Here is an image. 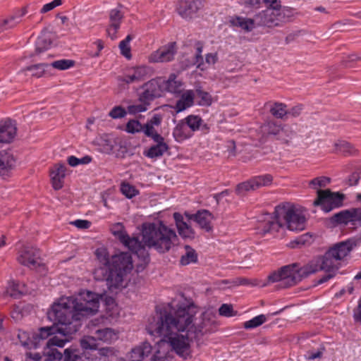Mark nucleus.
<instances>
[{
  "label": "nucleus",
  "mask_w": 361,
  "mask_h": 361,
  "mask_svg": "<svg viewBox=\"0 0 361 361\" xmlns=\"http://www.w3.org/2000/svg\"><path fill=\"white\" fill-rule=\"evenodd\" d=\"M162 121V116L160 114H154L149 119L147 123L143 126L142 132L144 134L152 140H160L162 137L156 130V127H159Z\"/></svg>",
  "instance_id": "obj_23"
},
{
  "label": "nucleus",
  "mask_w": 361,
  "mask_h": 361,
  "mask_svg": "<svg viewBox=\"0 0 361 361\" xmlns=\"http://www.w3.org/2000/svg\"><path fill=\"white\" fill-rule=\"evenodd\" d=\"M176 53L175 43H169L153 51L148 57L150 63H166L172 61Z\"/></svg>",
  "instance_id": "obj_17"
},
{
  "label": "nucleus",
  "mask_w": 361,
  "mask_h": 361,
  "mask_svg": "<svg viewBox=\"0 0 361 361\" xmlns=\"http://www.w3.org/2000/svg\"><path fill=\"white\" fill-rule=\"evenodd\" d=\"M324 351V348H319L316 351L313 350H308L307 351L306 354L305 355V357L307 360H315L317 358H320L322 355H323V353Z\"/></svg>",
  "instance_id": "obj_59"
},
{
  "label": "nucleus",
  "mask_w": 361,
  "mask_h": 361,
  "mask_svg": "<svg viewBox=\"0 0 361 361\" xmlns=\"http://www.w3.org/2000/svg\"><path fill=\"white\" fill-rule=\"evenodd\" d=\"M25 13V11L23 10L20 11V13L18 16H13L8 19L4 20L3 23L0 24V32L14 27L20 22V17L23 16Z\"/></svg>",
  "instance_id": "obj_41"
},
{
  "label": "nucleus",
  "mask_w": 361,
  "mask_h": 361,
  "mask_svg": "<svg viewBox=\"0 0 361 361\" xmlns=\"http://www.w3.org/2000/svg\"><path fill=\"white\" fill-rule=\"evenodd\" d=\"M202 6V0H178L176 10L181 18L191 20Z\"/></svg>",
  "instance_id": "obj_14"
},
{
  "label": "nucleus",
  "mask_w": 361,
  "mask_h": 361,
  "mask_svg": "<svg viewBox=\"0 0 361 361\" xmlns=\"http://www.w3.org/2000/svg\"><path fill=\"white\" fill-rule=\"evenodd\" d=\"M196 93L198 98L197 104L200 106H210L212 104L213 99L208 92L200 90H197L195 91V94Z\"/></svg>",
  "instance_id": "obj_47"
},
{
  "label": "nucleus",
  "mask_w": 361,
  "mask_h": 361,
  "mask_svg": "<svg viewBox=\"0 0 361 361\" xmlns=\"http://www.w3.org/2000/svg\"><path fill=\"white\" fill-rule=\"evenodd\" d=\"M51 41L50 38L46 35L38 37L36 42V51L39 53L42 52L51 47Z\"/></svg>",
  "instance_id": "obj_46"
},
{
  "label": "nucleus",
  "mask_w": 361,
  "mask_h": 361,
  "mask_svg": "<svg viewBox=\"0 0 361 361\" xmlns=\"http://www.w3.org/2000/svg\"><path fill=\"white\" fill-rule=\"evenodd\" d=\"M100 300L99 295L83 290L77 295L61 297L56 300L49 311L48 316L59 326H56V333L51 336L46 346L63 348L69 341L66 337L79 330L81 321L98 312Z\"/></svg>",
  "instance_id": "obj_2"
},
{
  "label": "nucleus",
  "mask_w": 361,
  "mask_h": 361,
  "mask_svg": "<svg viewBox=\"0 0 361 361\" xmlns=\"http://www.w3.org/2000/svg\"><path fill=\"white\" fill-rule=\"evenodd\" d=\"M143 126L135 119L130 120L126 125L125 130L128 133L135 134L142 132Z\"/></svg>",
  "instance_id": "obj_49"
},
{
  "label": "nucleus",
  "mask_w": 361,
  "mask_h": 361,
  "mask_svg": "<svg viewBox=\"0 0 361 361\" xmlns=\"http://www.w3.org/2000/svg\"><path fill=\"white\" fill-rule=\"evenodd\" d=\"M344 195L338 192H332L329 190H318L317 197L314 201V206H319L324 212H329L331 210L343 205Z\"/></svg>",
  "instance_id": "obj_12"
},
{
  "label": "nucleus",
  "mask_w": 361,
  "mask_h": 361,
  "mask_svg": "<svg viewBox=\"0 0 361 361\" xmlns=\"http://www.w3.org/2000/svg\"><path fill=\"white\" fill-rule=\"evenodd\" d=\"M161 83L162 90L174 94L180 93L184 85L180 80L177 78V75L175 73H171L169 76V78Z\"/></svg>",
  "instance_id": "obj_30"
},
{
  "label": "nucleus",
  "mask_w": 361,
  "mask_h": 361,
  "mask_svg": "<svg viewBox=\"0 0 361 361\" xmlns=\"http://www.w3.org/2000/svg\"><path fill=\"white\" fill-rule=\"evenodd\" d=\"M183 121L185 122L186 126L192 134L200 130L203 123V120L200 116L195 115H189L183 119Z\"/></svg>",
  "instance_id": "obj_38"
},
{
  "label": "nucleus",
  "mask_w": 361,
  "mask_h": 361,
  "mask_svg": "<svg viewBox=\"0 0 361 361\" xmlns=\"http://www.w3.org/2000/svg\"><path fill=\"white\" fill-rule=\"evenodd\" d=\"M72 225L80 229H86L90 227L91 223L87 220L78 219L71 223Z\"/></svg>",
  "instance_id": "obj_63"
},
{
  "label": "nucleus",
  "mask_w": 361,
  "mask_h": 361,
  "mask_svg": "<svg viewBox=\"0 0 361 361\" xmlns=\"http://www.w3.org/2000/svg\"><path fill=\"white\" fill-rule=\"evenodd\" d=\"M121 190L122 193L128 198H132L135 197L138 192L134 186L126 183L121 184Z\"/></svg>",
  "instance_id": "obj_55"
},
{
  "label": "nucleus",
  "mask_w": 361,
  "mask_h": 361,
  "mask_svg": "<svg viewBox=\"0 0 361 361\" xmlns=\"http://www.w3.org/2000/svg\"><path fill=\"white\" fill-rule=\"evenodd\" d=\"M95 255L97 260L103 267L95 269L94 277L97 280H106V275L109 272V266L111 264V259L109 257V253L105 248L100 247L96 250Z\"/></svg>",
  "instance_id": "obj_18"
},
{
  "label": "nucleus",
  "mask_w": 361,
  "mask_h": 361,
  "mask_svg": "<svg viewBox=\"0 0 361 361\" xmlns=\"http://www.w3.org/2000/svg\"><path fill=\"white\" fill-rule=\"evenodd\" d=\"M62 4V0H54L50 3L46 4L43 6V7L41 8L40 12L42 13H45L47 12H49L56 7L61 6Z\"/></svg>",
  "instance_id": "obj_61"
},
{
  "label": "nucleus",
  "mask_w": 361,
  "mask_h": 361,
  "mask_svg": "<svg viewBox=\"0 0 361 361\" xmlns=\"http://www.w3.org/2000/svg\"><path fill=\"white\" fill-rule=\"evenodd\" d=\"M303 109L302 105L298 104L296 106H294L290 109L287 108V119L289 116L290 117H298L300 115Z\"/></svg>",
  "instance_id": "obj_60"
},
{
  "label": "nucleus",
  "mask_w": 361,
  "mask_h": 361,
  "mask_svg": "<svg viewBox=\"0 0 361 361\" xmlns=\"http://www.w3.org/2000/svg\"><path fill=\"white\" fill-rule=\"evenodd\" d=\"M18 262L31 269H35L42 264L39 251L34 247H24L17 258Z\"/></svg>",
  "instance_id": "obj_15"
},
{
  "label": "nucleus",
  "mask_w": 361,
  "mask_h": 361,
  "mask_svg": "<svg viewBox=\"0 0 361 361\" xmlns=\"http://www.w3.org/2000/svg\"><path fill=\"white\" fill-rule=\"evenodd\" d=\"M330 183V178L325 177V176H321L317 177L312 180L310 181L309 185L310 186L313 188L318 190H320V188H324L326 187L329 183Z\"/></svg>",
  "instance_id": "obj_50"
},
{
  "label": "nucleus",
  "mask_w": 361,
  "mask_h": 361,
  "mask_svg": "<svg viewBox=\"0 0 361 361\" xmlns=\"http://www.w3.org/2000/svg\"><path fill=\"white\" fill-rule=\"evenodd\" d=\"M51 182L54 190L63 188L66 175V166L63 163L55 164L49 170Z\"/></svg>",
  "instance_id": "obj_20"
},
{
  "label": "nucleus",
  "mask_w": 361,
  "mask_h": 361,
  "mask_svg": "<svg viewBox=\"0 0 361 361\" xmlns=\"http://www.w3.org/2000/svg\"><path fill=\"white\" fill-rule=\"evenodd\" d=\"M185 253L181 256L180 263L183 266L195 263L197 260V255L195 250L189 245H185Z\"/></svg>",
  "instance_id": "obj_37"
},
{
  "label": "nucleus",
  "mask_w": 361,
  "mask_h": 361,
  "mask_svg": "<svg viewBox=\"0 0 361 361\" xmlns=\"http://www.w3.org/2000/svg\"><path fill=\"white\" fill-rule=\"evenodd\" d=\"M197 311L193 302L181 298L172 301L169 305V310H157L155 314L149 318L146 326L147 333L161 337L152 361H171L164 349L167 344L178 356L188 359L191 357L193 339L217 329L219 323L213 311L207 310L194 319Z\"/></svg>",
  "instance_id": "obj_1"
},
{
  "label": "nucleus",
  "mask_w": 361,
  "mask_h": 361,
  "mask_svg": "<svg viewBox=\"0 0 361 361\" xmlns=\"http://www.w3.org/2000/svg\"><path fill=\"white\" fill-rule=\"evenodd\" d=\"M288 11L281 7L269 8L260 13L255 19L250 18V30L255 22L269 27H280L288 21Z\"/></svg>",
  "instance_id": "obj_8"
},
{
  "label": "nucleus",
  "mask_w": 361,
  "mask_h": 361,
  "mask_svg": "<svg viewBox=\"0 0 361 361\" xmlns=\"http://www.w3.org/2000/svg\"><path fill=\"white\" fill-rule=\"evenodd\" d=\"M28 293L29 291L25 283L15 281H9L3 293V295L17 298Z\"/></svg>",
  "instance_id": "obj_25"
},
{
  "label": "nucleus",
  "mask_w": 361,
  "mask_h": 361,
  "mask_svg": "<svg viewBox=\"0 0 361 361\" xmlns=\"http://www.w3.org/2000/svg\"><path fill=\"white\" fill-rule=\"evenodd\" d=\"M56 333V326L42 327L39 329V333L32 334V338L37 342V345L40 340L46 339Z\"/></svg>",
  "instance_id": "obj_40"
},
{
  "label": "nucleus",
  "mask_w": 361,
  "mask_h": 361,
  "mask_svg": "<svg viewBox=\"0 0 361 361\" xmlns=\"http://www.w3.org/2000/svg\"><path fill=\"white\" fill-rule=\"evenodd\" d=\"M251 224L253 225L252 229L255 230V233L262 235L268 233L277 232L283 224L282 221L276 217V214L272 216L269 213H264L257 218H253Z\"/></svg>",
  "instance_id": "obj_9"
},
{
  "label": "nucleus",
  "mask_w": 361,
  "mask_h": 361,
  "mask_svg": "<svg viewBox=\"0 0 361 361\" xmlns=\"http://www.w3.org/2000/svg\"><path fill=\"white\" fill-rule=\"evenodd\" d=\"M229 24L234 29L248 30V20L245 18L237 16H232L229 19Z\"/></svg>",
  "instance_id": "obj_43"
},
{
  "label": "nucleus",
  "mask_w": 361,
  "mask_h": 361,
  "mask_svg": "<svg viewBox=\"0 0 361 361\" xmlns=\"http://www.w3.org/2000/svg\"><path fill=\"white\" fill-rule=\"evenodd\" d=\"M149 105V101H140L139 103H135L128 106V112L130 114H136L138 113L145 112L148 109Z\"/></svg>",
  "instance_id": "obj_45"
},
{
  "label": "nucleus",
  "mask_w": 361,
  "mask_h": 361,
  "mask_svg": "<svg viewBox=\"0 0 361 361\" xmlns=\"http://www.w3.org/2000/svg\"><path fill=\"white\" fill-rule=\"evenodd\" d=\"M63 361H90V359L81 350L71 346L64 350Z\"/></svg>",
  "instance_id": "obj_33"
},
{
  "label": "nucleus",
  "mask_w": 361,
  "mask_h": 361,
  "mask_svg": "<svg viewBox=\"0 0 361 361\" xmlns=\"http://www.w3.org/2000/svg\"><path fill=\"white\" fill-rule=\"evenodd\" d=\"M267 321V317L264 314H259L250 319V329L256 328Z\"/></svg>",
  "instance_id": "obj_58"
},
{
  "label": "nucleus",
  "mask_w": 361,
  "mask_h": 361,
  "mask_svg": "<svg viewBox=\"0 0 361 361\" xmlns=\"http://www.w3.org/2000/svg\"><path fill=\"white\" fill-rule=\"evenodd\" d=\"M274 214L290 231H300L305 229L306 219L302 213L289 203H283L275 207Z\"/></svg>",
  "instance_id": "obj_6"
},
{
  "label": "nucleus",
  "mask_w": 361,
  "mask_h": 361,
  "mask_svg": "<svg viewBox=\"0 0 361 361\" xmlns=\"http://www.w3.org/2000/svg\"><path fill=\"white\" fill-rule=\"evenodd\" d=\"M95 142L100 147L101 152L106 154L111 153L116 144L115 137L109 134L99 135Z\"/></svg>",
  "instance_id": "obj_29"
},
{
  "label": "nucleus",
  "mask_w": 361,
  "mask_h": 361,
  "mask_svg": "<svg viewBox=\"0 0 361 361\" xmlns=\"http://www.w3.org/2000/svg\"><path fill=\"white\" fill-rule=\"evenodd\" d=\"M197 53L195 55V63L197 65V68L200 69L201 71H204L207 69L206 66H204V62L203 61V58L202 56L203 46L200 42L197 44Z\"/></svg>",
  "instance_id": "obj_53"
},
{
  "label": "nucleus",
  "mask_w": 361,
  "mask_h": 361,
  "mask_svg": "<svg viewBox=\"0 0 361 361\" xmlns=\"http://www.w3.org/2000/svg\"><path fill=\"white\" fill-rule=\"evenodd\" d=\"M123 13L118 8L111 9L109 12V25L106 30L107 35L111 39L117 38V32L120 28Z\"/></svg>",
  "instance_id": "obj_22"
},
{
  "label": "nucleus",
  "mask_w": 361,
  "mask_h": 361,
  "mask_svg": "<svg viewBox=\"0 0 361 361\" xmlns=\"http://www.w3.org/2000/svg\"><path fill=\"white\" fill-rule=\"evenodd\" d=\"M80 344L83 350H94L97 348V338L92 336H84L80 341Z\"/></svg>",
  "instance_id": "obj_42"
},
{
  "label": "nucleus",
  "mask_w": 361,
  "mask_h": 361,
  "mask_svg": "<svg viewBox=\"0 0 361 361\" xmlns=\"http://www.w3.org/2000/svg\"><path fill=\"white\" fill-rule=\"evenodd\" d=\"M262 139L271 138L286 143L293 138L295 132L292 126L282 124L272 118L267 119L260 126Z\"/></svg>",
  "instance_id": "obj_7"
},
{
  "label": "nucleus",
  "mask_w": 361,
  "mask_h": 361,
  "mask_svg": "<svg viewBox=\"0 0 361 361\" xmlns=\"http://www.w3.org/2000/svg\"><path fill=\"white\" fill-rule=\"evenodd\" d=\"M218 61V54L216 52L209 53L205 55V63L209 66L215 64Z\"/></svg>",
  "instance_id": "obj_64"
},
{
  "label": "nucleus",
  "mask_w": 361,
  "mask_h": 361,
  "mask_svg": "<svg viewBox=\"0 0 361 361\" xmlns=\"http://www.w3.org/2000/svg\"><path fill=\"white\" fill-rule=\"evenodd\" d=\"M11 316L14 321H20L23 317V304L19 303L18 305H14L12 310L11 311Z\"/></svg>",
  "instance_id": "obj_56"
},
{
  "label": "nucleus",
  "mask_w": 361,
  "mask_h": 361,
  "mask_svg": "<svg viewBox=\"0 0 361 361\" xmlns=\"http://www.w3.org/2000/svg\"><path fill=\"white\" fill-rule=\"evenodd\" d=\"M16 131L17 128L14 123L11 121H5L0 126V142H11L16 135Z\"/></svg>",
  "instance_id": "obj_27"
},
{
  "label": "nucleus",
  "mask_w": 361,
  "mask_h": 361,
  "mask_svg": "<svg viewBox=\"0 0 361 361\" xmlns=\"http://www.w3.org/2000/svg\"><path fill=\"white\" fill-rule=\"evenodd\" d=\"M126 114L125 109L120 106L114 107L109 114V116L114 119L123 118Z\"/></svg>",
  "instance_id": "obj_57"
},
{
  "label": "nucleus",
  "mask_w": 361,
  "mask_h": 361,
  "mask_svg": "<svg viewBox=\"0 0 361 361\" xmlns=\"http://www.w3.org/2000/svg\"><path fill=\"white\" fill-rule=\"evenodd\" d=\"M161 341V338L157 341L154 345L153 350L152 345L147 341H144L135 345L131 349L128 353V357L130 361H152V357L157 352V344ZM171 347L167 344L165 345L164 349L166 353V356L173 361L171 357L169 355V350Z\"/></svg>",
  "instance_id": "obj_10"
},
{
  "label": "nucleus",
  "mask_w": 361,
  "mask_h": 361,
  "mask_svg": "<svg viewBox=\"0 0 361 361\" xmlns=\"http://www.w3.org/2000/svg\"><path fill=\"white\" fill-rule=\"evenodd\" d=\"M153 140L156 145L151 146L144 154L149 158L156 159L161 157L169 149V146L164 142L163 137H161L160 140L153 139Z\"/></svg>",
  "instance_id": "obj_26"
},
{
  "label": "nucleus",
  "mask_w": 361,
  "mask_h": 361,
  "mask_svg": "<svg viewBox=\"0 0 361 361\" xmlns=\"http://www.w3.org/2000/svg\"><path fill=\"white\" fill-rule=\"evenodd\" d=\"M264 106L267 108L270 114L277 119H287V105L279 102H268Z\"/></svg>",
  "instance_id": "obj_28"
},
{
  "label": "nucleus",
  "mask_w": 361,
  "mask_h": 361,
  "mask_svg": "<svg viewBox=\"0 0 361 361\" xmlns=\"http://www.w3.org/2000/svg\"><path fill=\"white\" fill-rule=\"evenodd\" d=\"M142 89V91L140 93L139 100L150 102L161 95L163 92L161 80L160 78L152 79L144 83Z\"/></svg>",
  "instance_id": "obj_16"
},
{
  "label": "nucleus",
  "mask_w": 361,
  "mask_h": 361,
  "mask_svg": "<svg viewBox=\"0 0 361 361\" xmlns=\"http://www.w3.org/2000/svg\"><path fill=\"white\" fill-rule=\"evenodd\" d=\"M49 66L47 63H39L34 66H28L25 70L32 72L33 76L39 78L43 75L45 68Z\"/></svg>",
  "instance_id": "obj_52"
},
{
  "label": "nucleus",
  "mask_w": 361,
  "mask_h": 361,
  "mask_svg": "<svg viewBox=\"0 0 361 361\" xmlns=\"http://www.w3.org/2000/svg\"><path fill=\"white\" fill-rule=\"evenodd\" d=\"M355 245V241L348 240L336 244L323 256L313 259L307 265L300 267L293 264L281 267L269 276L271 282H279L281 288H288L300 281L303 278L319 271L335 273L339 268V261L346 257Z\"/></svg>",
  "instance_id": "obj_4"
},
{
  "label": "nucleus",
  "mask_w": 361,
  "mask_h": 361,
  "mask_svg": "<svg viewBox=\"0 0 361 361\" xmlns=\"http://www.w3.org/2000/svg\"><path fill=\"white\" fill-rule=\"evenodd\" d=\"M50 66L56 69L64 71L75 66V61L71 59H61L52 62Z\"/></svg>",
  "instance_id": "obj_48"
},
{
  "label": "nucleus",
  "mask_w": 361,
  "mask_h": 361,
  "mask_svg": "<svg viewBox=\"0 0 361 361\" xmlns=\"http://www.w3.org/2000/svg\"><path fill=\"white\" fill-rule=\"evenodd\" d=\"M329 222L332 226L355 225L357 223L361 226V207L341 210L331 216Z\"/></svg>",
  "instance_id": "obj_13"
},
{
  "label": "nucleus",
  "mask_w": 361,
  "mask_h": 361,
  "mask_svg": "<svg viewBox=\"0 0 361 361\" xmlns=\"http://www.w3.org/2000/svg\"><path fill=\"white\" fill-rule=\"evenodd\" d=\"M132 40L130 35H128L125 39L122 40L119 44L121 53L126 58L130 59L131 58L130 42Z\"/></svg>",
  "instance_id": "obj_51"
},
{
  "label": "nucleus",
  "mask_w": 361,
  "mask_h": 361,
  "mask_svg": "<svg viewBox=\"0 0 361 361\" xmlns=\"http://www.w3.org/2000/svg\"><path fill=\"white\" fill-rule=\"evenodd\" d=\"M17 336L20 345L23 347L27 348H37V342L34 341V338L30 336L28 332L19 330Z\"/></svg>",
  "instance_id": "obj_39"
},
{
  "label": "nucleus",
  "mask_w": 361,
  "mask_h": 361,
  "mask_svg": "<svg viewBox=\"0 0 361 361\" xmlns=\"http://www.w3.org/2000/svg\"><path fill=\"white\" fill-rule=\"evenodd\" d=\"M133 267L132 257L129 253L121 252L111 257L109 272L106 277L109 291L117 293L126 286V277Z\"/></svg>",
  "instance_id": "obj_5"
},
{
  "label": "nucleus",
  "mask_w": 361,
  "mask_h": 361,
  "mask_svg": "<svg viewBox=\"0 0 361 361\" xmlns=\"http://www.w3.org/2000/svg\"><path fill=\"white\" fill-rule=\"evenodd\" d=\"M192 135L193 134L183 119L177 123L173 130V136L175 140L178 142H182L190 138Z\"/></svg>",
  "instance_id": "obj_31"
},
{
  "label": "nucleus",
  "mask_w": 361,
  "mask_h": 361,
  "mask_svg": "<svg viewBox=\"0 0 361 361\" xmlns=\"http://www.w3.org/2000/svg\"><path fill=\"white\" fill-rule=\"evenodd\" d=\"M219 314L222 317H231L235 316L237 312L233 310L231 304H223L219 309Z\"/></svg>",
  "instance_id": "obj_54"
},
{
  "label": "nucleus",
  "mask_w": 361,
  "mask_h": 361,
  "mask_svg": "<svg viewBox=\"0 0 361 361\" xmlns=\"http://www.w3.org/2000/svg\"><path fill=\"white\" fill-rule=\"evenodd\" d=\"M151 74L152 71L149 66H130L123 71L122 74L117 77V80L124 85L137 84L148 78Z\"/></svg>",
  "instance_id": "obj_11"
},
{
  "label": "nucleus",
  "mask_w": 361,
  "mask_h": 361,
  "mask_svg": "<svg viewBox=\"0 0 361 361\" xmlns=\"http://www.w3.org/2000/svg\"><path fill=\"white\" fill-rule=\"evenodd\" d=\"M179 98L176 104L172 106L176 113L178 114L192 106L195 103V91L193 90H180Z\"/></svg>",
  "instance_id": "obj_19"
},
{
  "label": "nucleus",
  "mask_w": 361,
  "mask_h": 361,
  "mask_svg": "<svg viewBox=\"0 0 361 361\" xmlns=\"http://www.w3.org/2000/svg\"><path fill=\"white\" fill-rule=\"evenodd\" d=\"M97 340L111 343L118 339V331L111 328L99 329L95 331Z\"/></svg>",
  "instance_id": "obj_32"
},
{
  "label": "nucleus",
  "mask_w": 361,
  "mask_h": 361,
  "mask_svg": "<svg viewBox=\"0 0 361 361\" xmlns=\"http://www.w3.org/2000/svg\"><path fill=\"white\" fill-rule=\"evenodd\" d=\"M111 233L121 243L143 261L148 259L145 246L159 253H166L179 244V238L172 228L162 221L146 222L142 226V242L136 237L130 238L121 223H116L111 228Z\"/></svg>",
  "instance_id": "obj_3"
},
{
  "label": "nucleus",
  "mask_w": 361,
  "mask_h": 361,
  "mask_svg": "<svg viewBox=\"0 0 361 361\" xmlns=\"http://www.w3.org/2000/svg\"><path fill=\"white\" fill-rule=\"evenodd\" d=\"M13 156L4 151L0 152V174L8 172L14 164Z\"/></svg>",
  "instance_id": "obj_34"
},
{
  "label": "nucleus",
  "mask_w": 361,
  "mask_h": 361,
  "mask_svg": "<svg viewBox=\"0 0 361 361\" xmlns=\"http://www.w3.org/2000/svg\"><path fill=\"white\" fill-rule=\"evenodd\" d=\"M99 356L111 357L115 355L116 350L112 347L102 348L98 350Z\"/></svg>",
  "instance_id": "obj_62"
},
{
  "label": "nucleus",
  "mask_w": 361,
  "mask_h": 361,
  "mask_svg": "<svg viewBox=\"0 0 361 361\" xmlns=\"http://www.w3.org/2000/svg\"><path fill=\"white\" fill-rule=\"evenodd\" d=\"M272 182L271 175L255 176L250 179V190H256L260 187L267 186Z\"/></svg>",
  "instance_id": "obj_35"
},
{
  "label": "nucleus",
  "mask_w": 361,
  "mask_h": 361,
  "mask_svg": "<svg viewBox=\"0 0 361 361\" xmlns=\"http://www.w3.org/2000/svg\"><path fill=\"white\" fill-rule=\"evenodd\" d=\"M186 216L189 219L195 221L197 225L205 231H211L212 230V222L214 219V216L207 210L198 211L195 214H186Z\"/></svg>",
  "instance_id": "obj_21"
},
{
  "label": "nucleus",
  "mask_w": 361,
  "mask_h": 361,
  "mask_svg": "<svg viewBox=\"0 0 361 361\" xmlns=\"http://www.w3.org/2000/svg\"><path fill=\"white\" fill-rule=\"evenodd\" d=\"M44 361H60L63 355L55 348L45 346L44 348Z\"/></svg>",
  "instance_id": "obj_44"
},
{
  "label": "nucleus",
  "mask_w": 361,
  "mask_h": 361,
  "mask_svg": "<svg viewBox=\"0 0 361 361\" xmlns=\"http://www.w3.org/2000/svg\"><path fill=\"white\" fill-rule=\"evenodd\" d=\"M335 152L345 156L354 155L357 150L349 142L341 140L334 144Z\"/></svg>",
  "instance_id": "obj_36"
},
{
  "label": "nucleus",
  "mask_w": 361,
  "mask_h": 361,
  "mask_svg": "<svg viewBox=\"0 0 361 361\" xmlns=\"http://www.w3.org/2000/svg\"><path fill=\"white\" fill-rule=\"evenodd\" d=\"M173 216L178 234L183 238H193L195 237V231L188 222L185 221L183 216L178 212H175Z\"/></svg>",
  "instance_id": "obj_24"
}]
</instances>
